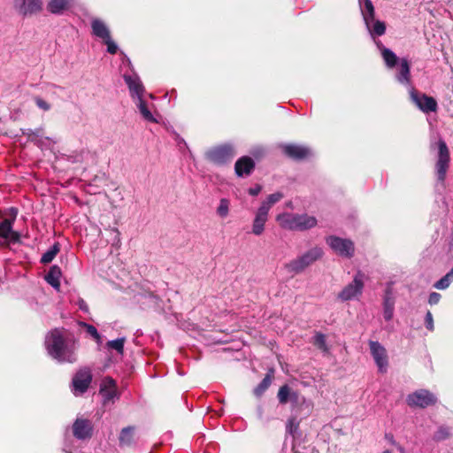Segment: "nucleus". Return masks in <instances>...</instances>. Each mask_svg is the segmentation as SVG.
Wrapping results in <instances>:
<instances>
[{"label":"nucleus","instance_id":"44","mask_svg":"<svg viewBox=\"0 0 453 453\" xmlns=\"http://www.w3.org/2000/svg\"><path fill=\"white\" fill-rule=\"evenodd\" d=\"M441 298V294H439L437 292H432V293H430V295L428 296V303L430 305H435L440 302Z\"/></svg>","mask_w":453,"mask_h":453},{"label":"nucleus","instance_id":"6","mask_svg":"<svg viewBox=\"0 0 453 453\" xmlns=\"http://www.w3.org/2000/svg\"><path fill=\"white\" fill-rule=\"evenodd\" d=\"M364 287V274L361 272H357L353 280L347 284L338 294L337 298L342 302L358 299L363 294Z\"/></svg>","mask_w":453,"mask_h":453},{"label":"nucleus","instance_id":"42","mask_svg":"<svg viewBox=\"0 0 453 453\" xmlns=\"http://www.w3.org/2000/svg\"><path fill=\"white\" fill-rule=\"evenodd\" d=\"M34 101L36 106L44 111H48L51 109V105L40 96H35Z\"/></svg>","mask_w":453,"mask_h":453},{"label":"nucleus","instance_id":"53","mask_svg":"<svg viewBox=\"0 0 453 453\" xmlns=\"http://www.w3.org/2000/svg\"><path fill=\"white\" fill-rule=\"evenodd\" d=\"M63 451H64V453H72V452L66 450L65 449H64Z\"/></svg>","mask_w":453,"mask_h":453},{"label":"nucleus","instance_id":"16","mask_svg":"<svg viewBox=\"0 0 453 453\" xmlns=\"http://www.w3.org/2000/svg\"><path fill=\"white\" fill-rule=\"evenodd\" d=\"M73 434L78 440L89 439L93 434V426L90 420L78 418L73 425Z\"/></svg>","mask_w":453,"mask_h":453},{"label":"nucleus","instance_id":"25","mask_svg":"<svg viewBox=\"0 0 453 453\" xmlns=\"http://www.w3.org/2000/svg\"><path fill=\"white\" fill-rule=\"evenodd\" d=\"M100 393L104 401H111L117 395L116 382L113 379L107 377L103 380Z\"/></svg>","mask_w":453,"mask_h":453},{"label":"nucleus","instance_id":"8","mask_svg":"<svg viewBox=\"0 0 453 453\" xmlns=\"http://www.w3.org/2000/svg\"><path fill=\"white\" fill-rule=\"evenodd\" d=\"M406 402L411 407L426 408L434 405L437 397L427 389H418L408 395Z\"/></svg>","mask_w":453,"mask_h":453},{"label":"nucleus","instance_id":"19","mask_svg":"<svg viewBox=\"0 0 453 453\" xmlns=\"http://www.w3.org/2000/svg\"><path fill=\"white\" fill-rule=\"evenodd\" d=\"M395 79L401 85L405 87L408 91L410 90V88H413L411 81V67L406 58H402L400 60Z\"/></svg>","mask_w":453,"mask_h":453},{"label":"nucleus","instance_id":"34","mask_svg":"<svg viewBox=\"0 0 453 453\" xmlns=\"http://www.w3.org/2000/svg\"><path fill=\"white\" fill-rule=\"evenodd\" d=\"M230 201L226 198H221L217 207L216 213L221 219H226L229 214Z\"/></svg>","mask_w":453,"mask_h":453},{"label":"nucleus","instance_id":"43","mask_svg":"<svg viewBox=\"0 0 453 453\" xmlns=\"http://www.w3.org/2000/svg\"><path fill=\"white\" fill-rule=\"evenodd\" d=\"M425 324H426V327L429 331H434V319H433V315H432L431 311H429L426 314Z\"/></svg>","mask_w":453,"mask_h":453},{"label":"nucleus","instance_id":"4","mask_svg":"<svg viewBox=\"0 0 453 453\" xmlns=\"http://www.w3.org/2000/svg\"><path fill=\"white\" fill-rule=\"evenodd\" d=\"M235 156V148L232 143H224L206 151L207 160L217 165L229 163Z\"/></svg>","mask_w":453,"mask_h":453},{"label":"nucleus","instance_id":"45","mask_svg":"<svg viewBox=\"0 0 453 453\" xmlns=\"http://www.w3.org/2000/svg\"><path fill=\"white\" fill-rule=\"evenodd\" d=\"M76 304L78 305L79 309L81 311H83L85 313H88V311H89L88 305L85 302V300H83L82 298H79Z\"/></svg>","mask_w":453,"mask_h":453},{"label":"nucleus","instance_id":"28","mask_svg":"<svg viewBox=\"0 0 453 453\" xmlns=\"http://www.w3.org/2000/svg\"><path fill=\"white\" fill-rule=\"evenodd\" d=\"M61 269L58 265H52L48 273L45 275L44 279L48 284H50L56 290H59L60 288V277H61Z\"/></svg>","mask_w":453,"mask_h":453},{"label":"nucleus","instance_id":"37","mask_svg":"<svg viewBox=\"0 0 453 453\" xmlns=\"http://www.w3.org/2000/svg\"><path fill=\"white\" fill-rule=\"evenodd\" d=\"M313 343L323 352H327L328 349L326 342V336L322 333H317L313 338Z\"/></svg>","mask_w":453,"mask_h":453},{"label":"nucleus","instance_id":"12","mask_svg":"<svg viewBox=\"0 0 453 453\" xmlns=\"http://www.w3.org/2000/svg\"><path fill=\"white\" fill-rule=\"evenodd\" d=\"M91 380L92 375L89 369L84 368L79 370L73 378V393L75 395H82L88 388Z\"/></svg>","mask_w":453,"mask_h":453},{"label":"nucleus","instance_id":"11","mask_svg":"<svg viewBox=\"0 0 453 453\" xmlns=\"http://www.w3.org/2000/svg\"><path fill=\"white\" fill-rule=\"evenodd\" d=\"M371 355L380 373L388 371V358L385 347L378 341H369L368 342Z\"/></svg>","mask_w":453,"mask_h":453},{"label":"nucleus","instance_id":"49","mask_svg":"<svg viewBox=\"0 0 453 453\" xmlns=\"http://www.w3.org/2000/svg\"><path fill=\"white\" fill-rule=\"evenodd\" d=\"M288 401H290L293 403H298L300 402L298 393L296 391L292 390L291 395L289 396Z\"/></svg>","mask_w":453,"mask_h":453},{"label":"nucleus","instance_id":"31","mask_svg":"<svg viewBox=\"0 0 453 453\" xmlns=\"http://www.w3.org/2000/svg\"><path fill=\"white\" fill-rule=\"evenodd\" d=\"M284 197L282 192H275L273 194L269 195L265 201L261 203V207H265L268 211H270L273 205L280 202Z\"/></svg>","mask_w":453,"mask_h":453},{"label":"nucleus","instance_id":"17","mask_svg":"<svg viewBox=\"0 0 453 453\" xmlns=\"http://www.w3.org/2000/svg\"><path fill=\"white\" fill-rule=\"evenodd\" d=\"M11 211L12 214V219H4L0 223V237L6 240H11L12 242H16L19 240V234L12 230V226L17 215V209L11 208Z\"/></svg>","mask_w":453,"mask_h":453},{"label":"nucleus","instance_id":"10","mask_svg":"<svg viewBox=\"0 0 453 453\" xmlns=\"http://www.w3.org/2000/svg\"><path fill=\"white\" fill-rule=\"evenodd\" d=\"M449 165V152L444 141L438 142V158L435 165L437 180L443 182Z\"/></svg>","mask_w":453,"mask_h":453},{"label":"nucleus","instance_id":"40","mask_svg":"<svg viewBox=\"0 0 453 453\" xmlns=\"http://www.w3.org/2000/svg\"><path fill=\"white\" fill-rule=\"evenodd\" d=\"M81 326L86 329V332L91 336L93 337L95 340H96L97 342L100 341L101 339V336L97 331V329L92 326V325H89V324H87V323H82Z\"/></svg>","mask_w":453,"mask_h":453},{"label":"nucleus","instance_id":"33","mask_svg":"<svg viewBox=\"0 0 453 453\" xmlns=\"http://www.w3.org/2000/svg\"><path fill=\"white\" fill-rule=\"evenodd\" d=\"M126 342L125 337H120L115 340L108 341L106 342V348L110 349L116 350L118 354L123 355L124 353V344Z\"/></svg>","mask_w":453,"mask_h":453},{"label":"nucleus","instance_id":"30","mask_svg":"<svg viewBox=\"0 0 453 453\" xmlns=\"http://www.w3.org/2000/svg\"><path fill=\"white\" fill-rule=\"evenodd\" d=\"M134 426H127L124 427L119 434V445L123 446H130L134 442Z\"/></svg>","mask_w":453,"mask_h":453},{"label":"nucleus","instance_id":"3","mask_svg":"<svg viewBox=\"0 0 453 453\" xmlns=\"http://www.w3.org/2000/svg\"><path fill=\"white\" fill-rule=\"evenodd\" d=\"M322 256V249L319 247H313L303 253L302 256L287 264L286 268L289 273L295 274L300 273L308 266L319 260Z\"/></svg>","mask_w":453,"mask_h":453},{"label":"nucleus","instance_id":"48","mask_svg":"<svg viewBox=\"0 0 453 453\" xmlns=\"http://www.w3.org/2000/svg\"><path fill=\"white\" fill-rule=\"evenodd\" d=\"M111 234L113 235L112 245H119L120 242L119 232L116 229H112V230H111Z\"/></svg>","mask_w":453,"mask_h":453},{"label":"nucleus","instance_id":"14","mask_svg":"<svg viewBox=\"0 0 453 453\" xmlns=\"http://www.w3.org/2000/svg\"><path fill=\"white\" fill-rule=\"evenodd\" d=\"M124 81L128 87L130 96L133 101L138 100V98H142V96L145 92V88L140 80L139 76L135 73L128 74L125 73L123 75Z\"/></svg>","mask_w":453,"mask_h":453},{"label":"nucleus","instance_id":"18","mask_svg":"<svg viewBox=\"0 0 453 453\" xmlns=\"http://www.w3.org/2000/svg\"><path fill=\"white\" fill-rule=\"evenodd\" d=\"M43 133V127H42L35 129L27 128L23 131V134L27 135L29 141L40 148L46 147L51 142L55 143L51 138L44 136Z\"/></svg>","mask_w":453,"mask_h":453},{"label":"nucleus","instance_id":"1","mask_svg":"<svg viewBox=\"0 0 453 453\" xmlns=\"http://www.w3.org/2000/svg\"><path fill=\"white\" fill-rule=\"evenodd\" d=\"M45 347L48 354L59 363H73L76 361L75 342L67 338L63 329H53L45 337Z\"/></svg>","mask_w":453,"mask_h":453},{"label":"nucleus","instance_id":"51","mask_svg":"<svg viewBox=\"0 0 453 453\" xmlns=\"http://www.w3.org/2000/svg\"><path fill=\"white\" fill-rule=\"evenodd\" d=\"M178 142L179 143L182 142L185 146L187 145L185 141L182 138L179 137V136H178Z\"/></svg>","mask_w":453,"mask_h":453},{"label":"nucleus","instance_id":"27","mask_svg":"<svg viewBox=\"0 0 453 453\" xmlns=\"http://www.w3.org/2000/svg\"><path fill=\"white\" fill-rule=\"evenodd\" d=\"M134 103L144 120L151 123H157V119L152 114L148 103L143 99V97L138 98V100L134 101Z\"/></svg>","mask_w":453,"mask_h":453},{"label":"nucleus","instance_id":"9","mask_svg":"<svg viewBox=\"0 0 453 453\" xmlns=\"http://www.w3.org/2000/svg\"><path fill=\"white\" fill-rule=\"evenodd\" d=\"M395 303L396 296L393 288V283L388 282L382 295V315L385 321L389 322L393 319Z\"/></svg>","mask_w":453,"mask_h":453},{"label":"nucleus","instance_id":"5","mask_svg":"<svg viewBox=\"0 0 453 453\" xmlns=\"http://www.w3.org/2000/svg\"><path fill=\"white\" fill-rule=\"evenodd\" d=\"M326 242L337 256L343 258H351L355 254V244L349 239L330 235L326 238Z\"/></svg>","mask_w":453,"mask_h":453},{"label":"nucleus","instance_id":"47","mask_svg":"<svg viewBox=\"0 0 453 453\" xmlns=\"http://www.w3.org/2000/svg\"><path fill=\"white\" fill-rule=\"evenodd\" d=\"M262 190V186L259 184L255 185L252 188H250L248 192L250 196H257Z\"/></svg>","mask_w":453,"mask_h":453},{"label":"nucleus","instance_id":"32","mask_svg":"<svg viewBox=\"0 0 453 453\" xmlns=\"http://www.w3.org/2000/svg\"><path fill=\"white\" fill-rule=\"evenodd\" d=\"M59 243L55 242L41 257V263L49 264L50 263L57 254L59 252Z\"/></svg>","mask_w":453,"mask_h":453},{"label":"nucleus","instance_id":"15","mask_svg":"<svg viewBox=\"0 0 453 453\" xmlns=\"http://www.w3.org/2000/svg\"><path fill=\"white\" fill-rule=\"evenodd\" d=\"M283 152L290 158L301 160L312 156V150L302 144H285L282 146Z\"/></svg>","mask_w":453,"mask_h":453},{"label":"nucleus","instance_id":"7","mask_svg":"<svg viewBox=\"0 0 453 453\" xmlns=\"http://www.w3.org/2000/svg\"><path fill=\"white\" fill-rule=\"evenodd\" d=\"M408 92L411 103L422 112L427 114L437 111L438 104L434 97L417 90L414 87L410 88Z\"/></svg>","mask_w":453,"mask_h":453},{"label":"nucleus","instance_id":"54","mask_svg":"<svg viewBox=\"0 0 453 453\" xmlns=\"http://www.w3.org/2000/svg\"><path fill=\"white\" fill-rule=\"evenodd\" d=\"M383 453H392L390 450H385Z\"/></svg>","mask_w":453,"mask_h":453},{"label":"nucleus","instance_id":"35","mask_svg":"<svg viewBox=\"0 0 453 453\" xmlns=\"http://www.w3.org/2000/svg\"><path fill=\"white\" fill-rule=\"evenodd\" d=\"M450 428L446 426H441L434 434L433 439L435 441H441L447 440L450 436Z\"/></svg>","mask_w":453,"mask_h":453},{"label":"nucleus","instance_id":"20","mask_svg":"<svg viewBox=\"0 0 453 453\" xmlns=\"http://www.w3.org/2000/svg\"><path fill=\"white\" fill-rule=\"evenodd\" d=\"M255 169L254 160L248 157L243 156L240 157L234 164L235 174L238 177H246L252 173Z\"/></svg>","mask_w":453,"mask_h":453},{"label":"nucleus","instance_id":"23","mask_svg":"<svg viewBox=\"0 0 453 453\" xmlns=\"http://www.w3.org/2000/svg\"><path fill=\"white\" fill-rule=\"evenodd\" d=\"M91 33L94 36L103 41L111 37V31L108 25L99 18L91 19Z\"/></svg>","mask_w":453,"mask_h":453},{"label":"nucleus","instance_id":"24","mask_svg":"<svg viewBox=\"0 0 453 453\" xmlns=\"http://www.w3.org/2000/svg\"><path fill=\"white\" fill-rule=\"evenodd\" d=\"M366 27V29L375 42L378 41L376 38L381 36L386 32V24L383 21L376 19L375 18L370 19L368 20L364 21Z\"/></svg>","mask_w":453,"mask_h":453},{"label":"nucleus","instance_id":"52","mask_svg":"<svg viewBox=\"0 0 453 453\" xmlns=\"http://www.w3.org/2000/svg\"><path fill=\"white\" fill-rule=\"evenodd\" d=\"M52 88H58V89L63 90V88H61V87L52 86Z\"/></svg>","mask_w":453,"mask_h":453},{"label":"nucleus","instance_id":"22","mask_svg":"<svg viewBox=\"0 0 453 453\" xmlns=\"http://www.w3.org/2000/svg\"><path fill=\"white\" fill-rule=\"evenodd\" d=\"M268 214L269 211L265 207L259 206L257 210L252 224V233L255 235L259 236L263 234L265 225L268 220Z\"/></svg>","mask_w":453,"mask_h":453},{"label":"nucleus","instance_id":"36","mask_svg":"<svg viewBox=\"0 0 453 453\" xmlns=\"http://www.w3.org/2000/svg\"><path fill=\"white\" fill-rule=\"evenodd\" d=\"M292 390L288 385H283L280 388L278 392V399L281 404H285L288 402L289 396L291 395Z\"/></svg>","mask_w":453,"mask_h":453},{"label":"nucleus","instance_id":"29","mask_svg":"<svg viewBox=\"0 0 453 453\" xmlns=\"http://www.w3.org/2000/svg\"><path fill=\"white\" fill-rule=\"evenodd\" d=\"M358 4L364 21L375 18V10L371 0H358Z\"/></svg>","mask_w":453,"mask_h":453},{"label":"nucleus","instance_id":"26","mask_svg":"<svg viewBox=\"0 0 453 453\" xmlns=\"http://www.w3.org/2000/svg\"><path fill=\"white\" fill-rule=\"evenodd\" d=\"M375 44L380 51L386 65L388 68L395 67L398 61L397 56L391 50L386 48L380 41H375Z\"/></svg>","mask_w":453,"mask_h":453},{"label":"nucleus","instance_id":"38","mask_svg":"<svg viewBox=\"0 0 453 453\" xmlns=\"http://www.w3.org/2000/svg\"><path fill=\"white\" fill-rule=\"evenodd\" d=\"M271 384V378L269 375H266L262 381L257 385V387L254 389V394L257 396H260L264 394V392L268 388Z\"/></svg>","mask_w":453,"mask_h":453},{"label":"nucleus","instance_id":"39","mask_svg":"<svg viewBox=\"0 0 453 453\" xmlns=\"http://www.w3.org/2000/svg\"><path fill=\"white\" fill-rule=\"evenodd\" d=\"M451 282L452 281L445 274L434 284V288L436 289L444 290L449 287Z\"/></svg>","mask_w":453,"mask_h":453},{"label":"nucleus","instance_id":"50","mask_svg":"<svg viewBox=\"0 0 453 453\" xmlns=\"http://www.w3.org/2000/svg\"><path fill=\"white\" fill-rule=\"evenodd\" d=\"M446 276L453 281V267L446 273Z\"/></svg>","mask_w":453,"mask_h":453},{"label":"nucleus","instance_id":"46","mask_svg":"<svg viewBox=\"0 0 453 453\" xmlns=\"http://www.w3.org/2000/svg\"><path fill=\"white\" fill-rule=\"evenodd\" d=\"M297 426H298V424L296 423V420L295 418H291L288 420V425H287V429L288 431L290 433V434H294L295 430L297 429Z\"/></svg>","mask_w":453,"mask_h":453},{"label":"nucleus","instance_id":"13","mask_svg":"<svg viewBox=\"0 0 453 453\" xmlns=\"http://www.w3.org/2000/svg\"><path fill=\"white\" fill-rule=\"evenodd\" d=\"M42 0H14L16 11L22 16H32L42 10Z\"/></svg>","mask_w":453,"mask_h":453},{"label":"nucleus","instance_id":"2","mask_svg":"<svg viewBox=\"0 0 453 453\" xmlns=\"http://www.w3.org/2000/svg\"><path fill=\"white\" fill-rule=\"evenodd\" d=\"M276 221L285 230L303 232L316 226L318 221L314 216L307 213L282 212L276 216Z\"/></svg>","mask_w":453,"mask_h":453},{"label":"nucleus","instance_id":"41","mask_svg":"<svg viewBox=\"0 0 453 453\" xmlns=\"http://www.w3.org/2000/svg\"><path fill=\"white\" fill-rule=\"evenodd\" d=\"M103 42L107 46V52L112 55L117 53L119 47L117 43L111 39V36L103 41Z\"/></svg>","mask_w":453,"mask_h":453},{"label":"nucleus","instance_id":"21","mask_svg":"<svg viewBox=\"0 0 453 453\" xmlns=\"http://www.w3.org/2000/svg\"><path fill=\"white\" fill-rule=\"evenodd\" d=\"M75 0H49L46 10L54 15H63L74 4Z\"/></svg>","mask_w":453,"mask_h":453}]
</instances>
